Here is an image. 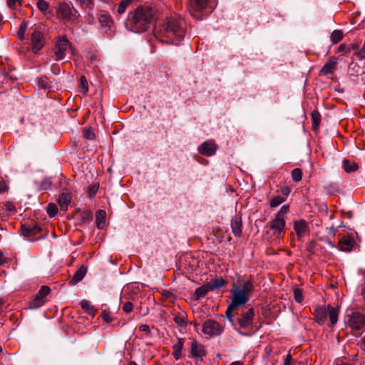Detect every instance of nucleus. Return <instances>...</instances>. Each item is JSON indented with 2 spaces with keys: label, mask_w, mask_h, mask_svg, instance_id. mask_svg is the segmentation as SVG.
Listing matches in <instances>:
<instances>
[{
  "label": "nucleus",
  "mask_w": 365,
  "mask_h": 365,
  "mask_svg": "<svg viewBox=\"0 0 365 365\" xmlns=\"http://www.w3.org/2000/svg\"><path fill=\"white\" fill-rule=\"evenodd\" d=\"M155 35L161 42L178 45L185 36V23L180 18L167 17L156 28Z\"/></svg>",
  "instance_id": "nucleus-1"
},
{
  "label": "nucleus",
  "mask_w": 365,
  "mask_h": 365,
  "mask_svg": "<svg viewBox=\"0 0 365 365\" xmlns=\"http://www.w3.org/2000/svg\"><path fill=\"white\" fill-rule=\"evenodd\" d=\"M155 15V9L148 4L138 6L130 14V26L135 33L145 31L151 24Z\"/></svg>",
  "instance_id": "nucleus-2"
},
{
  "label": "nucleus",
  "mask_w": 365,
  "mask_h": 365,
  "mask_svg": "<svg viewBox=\"0 0 365 365\" xmlns=\"http://www.w3.org/2000/svg\"><path fill=\"white\" fill-rule=\"evenodd\" d=\"M255 286L251 280H247L240 285L233 284L230 292L231 303L237 307H242L249 301V294L252 292Z\"/></svg>",
  "instance_id": "nucleus-3"
},
{
  "label": "nucleus",
  "mask_w": 365,
  "mask_h": 365,
  "mask_svg": "<svg viewBox=\"0 0 365 365\" xmlns=\"http://www.w3.org/2000/svg\"><path fill=\"white\" fill-rule=\"evenodd\" d=\"M67 53L74 54L75 49L72 47L66 37H59L56 41L54 51L56 60L60 61L63 59Z\"/></svg>",
  "instance_id": "nucleus-4"
},
{
  "label": "nucleus",
  "mask_w": 365,
  "mask_h": 365,
  "mask_svg": "<svg viewBox=\"0 0 365 365\" xmlns=\"http://www.w3.org/2000/svg\"><path fill=\"white\" fill-rule=\"evenodd\" d=\"M31 49L35 53L43 48L46 43L45 36L40 29H33L30 31Z\"/></svg>",
  "instance_id": "nucleus-5"
},
{
  "label": "nucleus",
  "mask_w": 365,
  "mask_h": 365,
  "mask_svg": "<svg viewBox=\"0 0 365 365\" xmlns=\"http://www.w3.org/2000/svg\"><path fill=\"white\" fill-rule=\"evenodd\" d=\"M223 331L224 326L213 319L207 320L202 326V332L210 336H219Z\"/></svg>",
  "instance_id": "nucleus-6"
},
{
  "label": "nucleus",
  "mask_w": 365,
  "mask_h": 365,
  "mask_svg": "<svg viewBox=\"0 0 365 365\" xmlns=\"http://www.w3.org/2000/svg\"><path fill=\"white\" fill-rule=\"evenodd\" d=\"M51 289L48 286H42L35 297L29 302V309L40 308L46 302V297L50 293Z\"/></svg>",
  "instance_id": "nucleus-7"
},
{
  "label": "nucleus",
  "mask_w": 365,
  "mask_h": 365,
  "mask_svg": "<svg viewBox=\"0 0 365 365\" xmlns=\"http://www.w3.org/2000/svg\"><path fill=\"white\" fill-rule=\"evenodd\" d=\"M254 315L255 311L253 308L242 312L237 319L240 329L245 331L251 330L252 329Z\"/></svg>",
  "instance_id": "nucleus-8"
},
{
  "label": "nucleus",
  "mask_w": 365,
  "mask_h": 365,
  "mask_svg": "<svg viewBox=\"0 0 365 365\" xmlns=\"http://www.w3.org/2000/svg\"><path fill=\"white\" fill-rule=\"evenodd\" d=\"M208 6L209 0H190L189 11L192 16L200 19L197 13L202 11Z\"/></svg>",
  "instance_id": "nucleus-9"
},
{
  "label": "nucleus",
  "mask_w": 365,
  "mask_h": 365,
  "mask_svg": "<svg viewBox=\"0 0 365 365\" xmlns=\"http://www.w3.org/2000/svg\"><path fill=\"white\" fill-rule=\"evenodd\" d=\"M348 324L352 329L359 330L365 325V316L360 312H354L349 316Z\"/></svg>",
  "instance_id": "nucleus-10"
},
{
  "label": "nucleus",
  "mask_w": 365,
  "mask_h": 365,
  "mask_svg": "<svg viewBox=\"0 0 365 365\" xmlns=\"http://www.w3.org/2000/svg\"><path fill=\"white\" fill-rule=\"evenodd\" d=\"M217 149V145L215 144L214 140H208L202 143L198 147L197 150L200 154L205 156L210 157L216 153Z\"/></svg>",
  "instance_id": "nucleus-11"
},
{
  "label": "nucleus",
  "mask_w": 365,
  "mask_h": 365,
  "mask_svg": "<svg viewBox=\"0 0 365 365\" xmlns=\"http://www.w3.org/2000/svg\"><path fill=\"white\" fill-rule=\"evenodd\" d=\"M285 225L286 222L284 218H280L274 216V219L270 222V229L273 230L274 235L280 237L284 233Z\"/></svg>",
  "instance_id": "nucleus-12"
},
{
  "label": "nucleus",
  "mask_w": 365,
  "mask_h": 365,
  "mask_svg": "<svg viewBox=\"0 0 365 365\" xmlns=\"http://www.w3.org/2000/svg\"><path fill=\"white\" fill-rule=\"evenodd\" d=\"M41 230V227L37 225L23 224L20 232L25 237L31 238L40 232Z\"/></svg>",
  "instance_id": "nucleus-13"
},
{
  "label": "nucleus",
  "mask_w": 365,
  "mask_h": 365,
  "mask_svg": "<svg viewBox=\"0 0 365 365\" xmlns=\"http://www.w3.org/2000/svg\"><path fill=\"white\" fill-rule=\"evenodd\" d=\"M338 58L335 56H331L329 58V60L326 62L324 66L320 70V74L323 76H327L328 74H331L334 72L336 65L337 64Z\"/></svg>",
  "instance_id": "nucleus-14"
},
{
  "label": "nucleus",
  "mask_w": 365,
  "mask_h": 365,
  "mask_svg": "<svg viewBox=\"0 0 365 365\" xmlns=\"http://www.w3.org/2000/svg\"><path fill=\"white\" fill-rule=\"evenodd\" d=\"M355 241L350 236L341 238L338 243V248L342 252H350L354 247Z\"/></svg>",
  "instance_id": "nucleus-15"
},
{
  "label": "nucleus",
  "mask_w": 365,
  "mask_h": 365,
  "mask_svg": "<svg viewBox=\"0 0 365 365\" xmlns=\"http://www.w3.org/2000/svg\"><path fill=\"white\" fill-rule=\"evenodd\" d=\"M309 225L304 220H296L294 222V230L298 237H302L308 231Z\"/></svg>",
  "instance_id": "nucleus-16"
},
{
  "label": "nucleus",
  "mask_w": 365,
  "mask_h": 365,
  "mask_svg": "<svg viewBox=\"0 0 365 365\" xmlns=\"http://www.w3.org/2000/svg\"><path fill=\"white\" fill-rule=\"evenodd\" d=\"M190 354L193 358H200L206 354L204 346L194 340L191 344Z\"/></svg>",
  "instance_id": "nucleus-17"
},
{
  "label": "nucleus",
  "mask_w": 365,
  "mask_h": 365,
  "mask_svg": "<svg viewBox=\"0 0 365 365\" xmlns=\"http://www.w3.org/2000/svg\"><path fill=\"white\" fill-rule=\"evenodd\" d=\"M351 48L354 51V56H356L359 61L365 59V40L361 46L357 42L351 43Z\"/></svg>",
  "instance_id": "nucleus-18"
},
{
  "label": "nucleus",
  "mask_w": 365,
  "mask_h": 365,
  "mask_svg": "<svg viewBox=\"0 0 365 365\" xmlns=\"http://www.w3.org/2000/svg\"><path fill=\"white\" fill-rule=\"evenodd\" d=\"M314 314L316 322L319 324H323L327 318V311L325 307H317Z\"/></svg>",
  "instance_id": "nucleus-19"
},
{
  "label": "nucleus",
  "mask_w": 365,
  "mask_h": 365,
  "mask_svg": "<svg viewBox=\"0 0 365 365\" xmlns=\"http://www.w3.org/2000/svg\"><path fill=\"white\" fill-rule=\"evenodd\" d=\"M185 339L182 338H178V341L173 346V356L175 360H179L182 358V349L183 348Z\"/></svg>",
  "instance_id": "nucleus-20"
},
{
  "label": "nucleus",
  "mask_w": 365,
  "mask_h": 365,
  "mask_svg": "<svg viewBox=\"0 0 365 365\" xmlns=\"http://www.w3.org/2000/svg\"><path fill=\"white\" fill-rule=\"evenodd\" d=\"M71 200V194L68 192H62L58 198V203L61 210L66 211Z\"/></svg>",
  "instance_id": "nucleus-21"
},
{
  "label": "nucleus",
  "mask_w": 365,
  "mask_h": 365,
  "mask_svg": "<svg viewBox=\"0 0 365 365\" xmlns=\"http://www.w3.org/2000/svg\"><path fill=\"white\" fill-rule=\"evenodd\" d=\"M87 272L86 267L81 266L73 274V277L69 282L71 285H75L81 281L85 277Z\"/></svg>",
  "instance_id": "nucleus-22"
},
{
  "label": "nucleus",
  "mask_w": 365,
  "mask_h": 365,
  "mask_svg": "<svg viewBox=\"0 0 365 365\" xmlns=\"http://www.w3.org/2000/svg\"><path fill=\"white\" fill-rule=\"evenodd\" d=\"M210 292H211V289L206 283L195 289L192 298L195 300H199L200 299L205 297Z\"/></svg>",
  "instance_id": "nucleus-23"
},
{
  "label": "nucleus",
  "mask_w": 365,
  "mask_h": 365,
  "mask_svg": "<svg viewBox=\"0 0 365 365\" xmlns=\"http://www.w3.org/2000/svg\"><path fill=\"white\" fill-rule=\"evenodd\" d=\"M232 231L235 236L240 237L242 234V222L240 218L235 217L231 220Z\"/></svg>",
  "instance_id": "nucleus-24"
},
{
  "label": "nucleus",
  "mask_w": 365,
  "mask_h": 365,
  "mask_svg": "<svg viewBox=\"0 0 365 365\" xmlns=\"http://www.w3.org/2000/svg\"><path fill=\"white\" fill-rule=\"evenodd\" d=\"M327 311V316L329 317L331 326L334 327L338 321V310L331 305H328Z\"/></svg>",
  "instance_id": "nucleus-25"
},
{
  "label": "nucleus",
  "mask_w": 365,
  "mask_h": 365,
  "mask_svg": "<svg viewBox=\"0 0 365 365\" xmlns=\"http://www.w3.org/2000/svg\"><path fill=\"white\" fill-rule=\"evenodd\" d=\"M106 211L98 210L96 215V226L98 229H103L106 225Z\"/></svg>",
  "instance_id": "nucleus-26"
},
{
  "label": "nucleus",
  "mask_w": 365,
  "mask_h": 365,
  "mask_svg": "<svg viewBox=\"0 0 365 365\" xmlns=\"http://www.w3.org/2000/svg\"><path fill=\"white\" fill-rule=\"evenodd\" d=\"M211 291H214L225 285L226 281L222 278L212 279L210 282H207Z\"/></svg>",
  "instance_id": "nucleus-27"
},
{
  "label": "nucleus",
  "mask_w": 365,
  "mask_h": 365,
  "mask_svg": "<svg viewBox=\"0 0 365 365\" xmlns=\"http://www.w3.org/2000/svg\"><path fill=\"white\" fill-rule=\"evenodd\" d=\"M98 21L101 25L105 28H110L113 25V20L110 16L106 13H102L98 16Z\"/></svg>",
  "instance_id": "nucleus-28"
},
{
  "label": "nucleus",
  "mask_w": 365,
  "mask_h": 365,
  "mask_svg": "<svg viewBox=\"0 0 365 365\" xmlns=\"http://www.w3.org/2000/svg\"><path fill=\"white\" fill-rule=\"evenodd\" d=\"M81 308L85 310L88 314L90 315L94 316L96 313V309H94L93 306L91 304V303L86 300L83 299L80 302Z\"/></svg>",
  "instance_id": "nucleus-29"
},
{
  "label": "nucleus",
  "mask_w": 365,
  "mask_h": 365,
  "mask_svg": "<svg viewBox=\"0 0 365 365\" xmlns=\"http://www.w3.org/2000/svg\"><path fill=\"white\" fill-rule=\"evenodd\" d=\"M343 32L341 30H334L330 36L331 41L333 44L339 43L343 38Z\"/></svg>",
  "instance_id": "nucleus-30"
},
{
  "label": "nucleus",
  "mask_w": 365,
  "mask_h": 365,
  "mask_svg": "<svg viewBox=\"0 0 365 365\" xmlns=\"http://www.w3.org/2000/svg\"><path fill=\"white\" fill-rule=\"evenodd\" d=\"M343 168L346 173L356 171L358 169V165L355 163H351L348 160L343 161Z\"/></svg>",
  "instance_id": "nucleus-31"
},
{
  "label": "nucleus",
  "mask_w": 365,
  "mask_h": 365,
  "mask_svg": "<svg viewBox=\"0 0 365 365\" xmlns=\"http://www.w3.org/2000/svg\"><path fill=\"white\" fill-rule=\"evenodd\" d=\"M312 121V127L314 129H317L321 122V115L320 113L317 110H313L311 114Z\"/></svg>",
  "instance_id": "nucleus-32"
},
{
  "label": "nucleus",
  "mask_w": 365,
  "mask_h": 365,
  "mask_svg": "<svg viewBox=\"0 0 365 365\" xmlns=\"http://www.w3.org/2000/svg\"><path fill=\"white\" fill-rule=\"evenodd\" d=\"M133 1V0H121L118 6V13L119 14H123L127 7Z\"/></svg>",
  "instance_id": "nucleus-33"
},
{
  "label": "nucleus",
  "mask_w": 365,
  "mask_h": 365,
  "mask_svg": "<svg viewBox=\"0 0 365 365\" xmlns=\"http://www.w3.org/2000/svg\"><path fill=\"white\" fill-rule=\"evenodd\" d=\"M285 201V197L279 195L274 196L270 200V207L272 208L279 206Z\"/></svg>",
  "instance_id": "nucleus-34"
},
{
  "label": "nucleus",
  "mask_w": 365,
  "mask_h": 365,
  "mask_svg": "<svg viewBox=\"0 0 365 365\" xmlns=\"http://www.w3.org/2000/svg\"><path fill=\"white\" fill-rule=\"evenodd\" d=\"M58 211L57 206L53 203H49L46 208V212L50 217H53Z\"/></svg>",
  "instance_id": "nucleus-35"
},
{
  "label": "nucleus",
  "mask_w": 365,
  "mask_h": 365,
  "mask_svg": "<svg viewBox=\"0 0 365 365\" xmlns=\"http://www.w3.org/2000/svg\"><path fill=\"white\" fill-rule=\"evenodd\" d=\"M292 178L294 181L299 182L302 178V172L299 168H294L292 171Z\"/></svg>",
  "instance_id": "nucleus-36"
},
{
  "label": "nucleus",
  "mask_w": 365,
  "mask_h": 365,
  "mask_svg": "<svg viewBox=\"0 0 365 365\" xmlns=\"http://www.w3.org/2000/svg\"><path fill=\"white\" fill-rule=\"evenodd\" d=\"M51 187V181L49 178H44L41 182L38 189L40 190H47Z\"/></svg>",
  "instance_id": "nucleus-37"
},
{
  "label": "nucleus",
  "mask_w": 365,
  "mask_h": 365,
  "mask_svg": "<svg viewBox=\"0 0 365 365\" xmlns=\"http://www.w3.org/2000/svg\"><path fill=\"white\" fill-rule=\"evenodd\" d=\"M352 50L350 45H346L344 43L341 44L338 48V52L341 53L342 55L346 56L349 53H350Z\"/></svg>",
  "instance_id": "nucleus-38"
},
{
  "label": "nucleus",
  "mask_w": 365,
  "mask_h": 365,
  "mask_svg": "<svg viewBox=\"0 0 365 365\" xmlns=\"http://www.w3.org/2000/svg\"><path fill=\"white\" fill-rule=\"evenodd\" d=\"M36 6L41 11H46L49 7V3L46 0H37Z\"/></svg>",
  "instance_id": "nucleus-39"
},
{
  "label": "nucleus",
  "mask_w": 365,
  "mask_h": 365,
  "mask_svg": "<svg viewBox=\"0 0 365 365\" xmlns=\"http://www.w3.org/2000/svg\"><path fill=\"white\" fill-rule=\"evenodd\" d=\"M289 206L288 205H284L281 207L280 210L276 213L275 216L280 217V218H284L285 215L289 212Z\"/></svg>",
  "instance_id": "nucleus-40"
},
{
  "label": "nucleus",
  "mask_w": 365,
  "mask_h": 365,
  "mask_svg": "<svg viewBox=\"0 0 365 365\" xmlns=\"http://www.w3.org/2000/svg\"><path fill=\"white\" fill-rule=\"evenodd\" d=\"M28 24L26 22H23L18 31L17 35L19 39L23 40L24 38V35L26 31Z\"/></svg>",
  "instance_id": "nucleus-41"
},
{
  "label": "nucleus",
  "mask_w": 365,
  "mask_h": 365,
  "mask_svg": "<svg viewBox=\"0 0 365 365\" xmlns=\"http://www.w3.org/2000/svg\"><path fill=\"white\" fill-rule=\"evenodd\" d=\"M78 2L83 8L91 9L94 6L93 0H76Z\"/></svg>",
  "instance_id": "nucleus-42"
},
{
  "label": "nucleus",
  "mask_w": 365,
  "mask_h": 365,
  "mask_svg": "<svg viewBox=\"0 0 365 365\" xmlns=\"http://www.w3.org/2000/svg\"><path fill=\"white\" fill-rule=\"evenodd\" d=\"M0 207L9 212L14 211L16 208L12 202L8 201L0 203Z\"/></svg>",
  "instance_id": "nucleus-43"
},
{
  "label": "nucleus",
  "mask_w": 365,
  "mask_h": 365,
  "mask_svg": "<svg viewBox=\"0 0 365 365\" xmlns=\"http://www.w3.org/2000/svg\"><path fill=\"white\" fill-rule=\"evenodd\" d=\"M294 297L297 302L301 303L303 300L302 292L300 289L296 288L294 289Z\"/></svg>",
  "instance_id": "nucleus-44"
},
{
  "label": "nucleus",
  "mask_w": 365,
  "mask_h": 365,
  "mask_svg": "<svg viewBox=\"0 0 365 365\" xmlns=\"http://www.w3.org/2000/svg\"><path fill=\"white\" fill-rule=\"evenodd\" d=\"M173 319L175 324L181 327H185L187 325V322L183 317L175 316Z\"/></svg>",
  "instance_id": "nucleus-45"
},
{
  "label": "nucleus",
  "mask_w": 365,
  "mask_h": 365,
  "mask_svg": "<svg viewBox=\"0 0 365 365\" xmlns=\"http://www.w3.org/2000/svg\"><path fill=\"white\" fill-rule=\"evenodd\" d=\"M238 307L237 306H233V304H230L226 312H225V315L226 317L230 319L231 320L232 317V312L235 309H237Z\"/></svg>",
  "instance_id": "nucleus-46"
},
{
  "label": "nucleus",
  "mask_w": 365,
  "mask_h": 365,
  "mask_svg": "<svg viewBox=\"0 0 365 365\" xmlns=\"http://www.w3.org/2000/svg\"><path fill=\"white\" fill-rule=\"evenodd\" d=\"M8 6L11 9H16L18 5H21V0H6Z\"/></svg>",
  "instance_id": "nucleus-47"
},
{
  "label": "nucleus",
  "mask_w": 365,
  "mask_h": 365,
  "mask_svg": "<svg viewBox=\"0 0 365 365\" xmlns=\"http://www.w3.org/2000/svg\"><path fill=\"white\" fill-rule=\"evenodd\" d=\"M93 219V215L91 211H85L82 213V220L90 222Z\"/></svg>",
  "instance_id": "nucleus-48"
},
{
  "label": "nucleus",
  "mask_w": 365,
  "mask_h": 365,
  "mask_svg": "<svg viewBox=\"0 0 365 365\" xmlns=\"http://www.w3.org/2000/svg\"><path fill=\"white\" fill-rule=\"evenodd\" d=\"M133 309V305L131 302H127L123 306V310L125 313H130Z\"/></svg>",
  "instance_id": "nucleus-49"
},
{
  "label": "nucleus",
  "mask_w": 365,
  "mask_h": 365,
  "mask_svg": "<svg viewBox=\"0 0 365 365\" xmlns=\"http://www.w3.org/2000/svg\"><path fill=\"white\" fill-rule=\"evenodd\" d=\"M38 85L41 88H46L48 86V79L47 77H41L39 78Z\"/></svg>",
  "instance_id": "nucleus-50"
},
{
  "label": "nucleus",
  "mask_w": 365,
  "mask_h": 365,
  "mask_svg": "<svg viewBox=\"0 0 365 365\" xmlns=\"http://www.w3.org/2000/svg\"><path fill=\"white\" fill-rule=\"evenodd\" d=\"M84 136L88 140H93L96 137L94 132L91 129H87L84 133Z\"/></svg>",
  "instance_id": "nucleus-51"
},
{
  "label": "nucleus",
  "mask_w": 365,
  "mask_h": 365,
  "mask_svg": "<svg viewBox=\"0 0 365 365\" xmlns=\"http://www.w3.org/2000/svg\"><path fill=\"white\" fill-rule=\"evenodd\" d=\"M101 317L103 319V320L108 323H110L113 321V319L110 317L108 312H107L106 310H103L101 312Z\"/></svg>",
  "instance_id": "nucleus-52"
},
{
  "label": "nucleus",
  "mask_w": 365,
  "mask_h": 365,
  "mask_svg": "<svg viewBox=\"0 0 365 365\" xmlns=\"http://www.w3.org/2000/svg\"><path fill=\"white\" fill-rule=\"evenodd\" d=\"M314 247H315V242L314 241H310L307 245V251L312 254L314 252Z\"/></svg>",
  "instance_id": "nucleus-53"
},
{
  "label": "nucleus",
  "mask_w": 365,
  "mask_h": 365,
  "mask_svg": "<svg viewBox=\"0 0 365 365\" xmlns=\"http://www.w3.org/2000/svg\"><path fill=\"white\" fill-rule=\"evenodd\" d=\"M139 330L140 331H143V332H145L147 334H150V327L147 324H140L139 326Z\"/></svg>",
  "instance_id": "nucleus-54"
},
{
  "label": "nucleus",
  "mask_w": 365,
  "mask_h": 365,
  "mask_svg": "<svg viewBox=\"0 0 365 365\" xmlns=\"http://www.w3.org/2000/svg\"><path fill=\"white\" fill-rule=\"evenodd\" d=\"M282 195H283L285 197V199L287 198V197L289 195L290 192H291V190L289 187L287 186H284L283 187L281 188V190H280Z\"/></svg>",
  "instance_id": "nucleus-55"
},
{
  "label": "nucleus",
  "mask_w": 365,
  "mask_h": 365,
  "mask_svg": "<svg viewBox=\"0 0 365 365\" xmlns=\"http://www.w3.org/2000/svg\"><path fill=\"white\" fill-rule=\"evenodd\" d=\"M81 83L82 88L84 89L83 92L84 93L87 92L88 88L86 79L84 76L81 77Z\"/></svg>",
  "instance_id": "nucleus-56"
},
{
  "label": "nucleus",
  "mask_w": 365,
  "mask_h": 365,
  "mask_svg": "<svg viewBox=\"0 0 365 365\" xmlns=\"http://www.w3.org/2000/svg\"><path fill=\"white\" fill-rule=\"evenodd\" d=\"M292 359V355L288 354L284 360V365H291Z\"/></svg>",
  "instance_id": "nucleus-57"
},
{
  "label": "nucleus",
  "mask_w": 365,
  "mask_h": 365,
  "mask_svg": "<svg viewBox=\"0 0 365 365\" xmlns=\"http://www.w3.org/2000/svg\"><path fill=\"white\" fill-rule=\"evenodd\" d=\"M6 262V258L5 257L4 253L0 250V265L5 264Z\"/></svg>",
  "instance_id": "nucleus-58"
},
{
  "label": "nucleus",
  "mask_w": 365,
  "mask_h": 365,
  "mask_svg": "<svg viewBox=\"0 0 365 365\" xmlns=\"http://www.w3.org/2000/svg\"><path fill=\"white\" fill-rule=\"evenodd\" d=\"M360 292L363 300L365 302V284L361 285Z\"/></svg>",
  "instance_id": "nucleus-59"
},
{
  "label": "nucleus",
  "mask_w": 365,
  "mask_h": 365,
  "mask_svg": "<svg viewBox=\"0 0 365 365\" xmlns=\"http://www.w3.org/2000/svg\"><path fill=\"white\" fill-rule=\"evenodd\" d=\"M354 67H359V66L356 64V63H354V62H351L349 66V69L351 70V69H354Z\"/></svg>",
  "instance_id": "nucleus-60"
},
{
  "label": "nucleus",
  "mask_w": 365,
  "mask_h": 365,
  "mask_svg": "<svg viewBox=\"0 0 365 365\" xmlns=\"http://www.w3.org/2000/svg\"><path fill=\"white\" fill-rule=\"evenodd\" d=\"M361 346L365 351V336L361 339Z\"/></svg>",
  "instance_id": "nucleus-61"
},
{
  "label": "nucleus",
  "mask_w": 365,
  "mask_h": 365,
  "mask_svg": "<svg viewBox=\"0 0 365 365\" xmlns=\"http://www.w3.org/2000/svg\"><path fill=\"white\" fill-rule=\"evenodd\" d=\"M98 186L94 185V186H93V187H91V191L93 194H96V191H97V190H98Z\"/></svg>",
  "instance_id": "nucleus-62"
},
{
  "label": "nucleus",
  "mask_w": 365,
  "mask_h": 365,
  "mask_svg": "<svg viewBox=\"0 0 365 365\" xmlns=\"http://www.w3.org/2000/svg\"><path fill=\"white\" fill-rule=\"evenodd\" d=\"M230 365H243V364L240 361H235L232 362Z\"/></svg>",
  "instance_id": "nucleus-63"
},
{
  "label": "nucleus",
  "mask_w": 365,
  "mask_h": 365,
  "mask_svg": "<svg viewBox=\"0 0 365 365\" xmlns=\"http://www.w3.org/2000/svg\"><path fill=\"white\" fill-rule=\"evenodd\" d=\"M128 365H138V364L134 361H130V362H129Z\"/></svg>",
  "instance_id": "nucleus-64"
}]
</instances>
